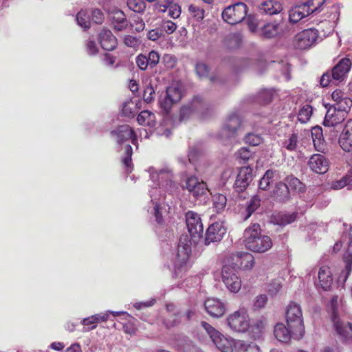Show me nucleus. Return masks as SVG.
Returning a JSON list of instances; mask_svg holds the SVG:
<instances>
[{
	"mask_svg": "<svg viewBox=\"0 0 352 352\" xmlns=\"http://www.w3.org/2000/svg\"><path fill=\"white\" fill-rule=\"evenodd\" d=\"M188 190L196 198L205 199L208 188L206 183L199 182L196 177H189L186 181Z\"/></svg>",
	"mask_w": 352,
	"mask_h": 352,
	"instance_id": "obj_16",
	"label": "nucleus"
},
{
	"mask_svg": "<svg viewBox=\"0 0 352 352\" xmlns=\"http://www.w3.org/2000/svg\"><path fill=\"white\" fill-rule=\"evenodd\" d=\"M108 317V313H100L84 318L81 321V324L84 325L82 331L84 332H86L95 329L97 327L98 323L107 321Z\"/></svg>",
	"mask_w": 352,
	"mask_h": 352,
	"instance_id": "obj_23",
	"label": "nucleus"
},
{
	"mask_svg": "<svg viewBox=\"0 0 352 352\" xmlns=\"http://www.w3.org/2000/svg\"><path fill=\"white\" fill-rule=\"evenodd\" d=\"M226 323L230 331L233 333L242 332V311L238 309L230 314L226 319Z\"/></svg>",
	"mask_w": 352,
	"mask_h": 352,
	"instance_id": "obj_25",
	"label": "nucleus"
},
{
	"mask_svg": "<svg viewBox=\"0 0 352 352\" xmlns=\"http://www.w3.org/2000/svg\"><path fill=\"white\" fill-rule=\"evenodd\" d=\"M296 213L285 214L279 212L273 216L272 221L275 224L284 226L294 222L296 219Z\"/></svg>",
	"mask_w": 352,
	"mask_h": 352,
	"instance_id": "obj_34",
	"label": "nucleus"
},
{
	"mask_svg": "<svg viewBox=\"0 0 352 352\" xmlns=\"http://www.w3.org/2000/svg\"><path fill=\"white\" fill-rule=\"evenodd\" d=\"M352 63L349 58H342L332 69L325 72L320 78L322 87H327L331 82L344 81L351 68Z\"/></svg>",
	"mask_w": 352,
	"mask_h": 352,
	"instance_id": "obj_4",
	"label": "nucleus"
},
{
	"mask_svg": "<svg viewBox=\"0 0 352 352\" xmlns=\"http://www.w3.org/2000/svg\"><path fill=\"white\" fill-rule=\"evenodd\" d=\"M188 10L197 21H201L204 18V10L198 6L190 5L188 8Z\"/></svg>",
	"mask_w": 352,
	"mask_h": 352,
	"instance_id": "obj_55",
	"label": "nucleus"
},
{
	"mask_svg": "<svg viewBox=\"0 0 352 352\" xmlns=\"http://www.w3.org/2000/svg\"><path fill=\"white\" fill-rule=\"evenodd\" d=\"M276 171L272 170H267L263 177L260 179L258 186L259 188L263 190L268 189L271 183L274 182V177Z\"/></svg>",
	"mask_w": 352,
	"mask_h": 352,
	"instance_id": "obj_40",
	"label": "nucleus"
},
{
	"mask_svg": "<svg viewBox=\"0 0 352 352\" xmlns=\"http://www.w3.org/2000/svg\"><path fill=\"white\" fill-rule=\"evenodd\" d=\"M318 38V32L309 28L298 32L294 37L293 45L296 49L307 50L314 46Z\"/></svg>",
	"mask_w": 352,
	"mask_h": 352,
	"instance_id": "obj_7",
	"label": "nucleus"
},
{
	"mask_svg": "<svg viewBox=\"0 0 352 352\" xmlns=\"http://www.w3.org/2000/svg\"><path fill=\"white\" fill-rule=\"evenodd\" d=\"M204 305L207 313L214 318L221 317L226 311L224 304L217 298H208Z\"/></svg>",
	"mask_w": 352,
	"mask_h": 352,
	"instance_id": "obj_17",
	"label": "nucleus"
},
{
	"mask_svg": "<svg viewBox=\"0 0 352 352\" xmlns=\"http://www.w3.org/2000/svg\"><path fill=\"white\" fill-rule=\"evenodd\" d=\"M309 15L308 8L301 3L291 8L289 12V19L291 23H296Z\"/></svg>",
	"mask_w": 352,
	"mask_h": 352,
	"instance_id": "obj_28",
	"label": "nucleus"
},
{
	"mask_svg": "<svg viewBox=\"0 0 352 352\" xmlns=\"http://www.w3.org/2000/svg\"><path fill=\"white\" fill-rule=\"evenodd\" d=\"M137 121L141 125L153 126L155 124V116L152 112L144 110L139 113Z\"/></svg>",
	"mask_w": 352,
	"mask_h": 352,
	"instance_id": "obj_35",
	"label": "nucleus"
},
{
	"mask_svg": "<svg viewBox=\"0 0 352 352\" xmlns=\"http://www.w3.org/2000/svg\"><path fill=\"white\" fill-rule=\"evenodd\" d=\"M209 71L208 66L203 62H199L195 65L196 74L200 78L208 77Z\"/></svg>",
	"mask_w": 352,
	"mask_h": 352,
	"instance_id": "obj_52",
	"label": "nucleus"
},
{
	"mask_svg": "<svg viewBox=\"0 0 352 352\" xmlns=\"http://www.w3.org/2000/svg\"><path fill=\"white\" fill-rule=\"evenodd\" d=\"M261 199L258 196H254L251 199L247 202L246 207V217L245 219L249 218L251 214L260 206Z\"/></svg>",
	"mask_w": 352,
	"mask_h": 352,
	"instance_id": "obj_45",
	"label": "nucleus"
},
{
	"mask_svg": "<svg viewBox=\"0 0 352 352\" xmlns=\"http://www.w3.org/2000/svg\"><path fill=\"white\" fill-rule=\"evenodd\" d=\"M312 107L309 104L304 105L299 111L298 120L301 123L307 122L312 115Z\"/></svg>",
	"mask_w": 352,
	"mask_h": 352,
	"instance_id": "obj_44",
	"label": "nucleus"
},
{
	"mask_svg": "<svg viewBox=\"0 0 352 352\" xmlns=\"http://www.w3.org/2000/svg\"><path fill=\"white\" fill-rule=\"evenodd\" d=\"M91 19L96 24H102L104 16L102 12L99 9H94L91 11Z\"/></svg>",
	"mask_w": 352,
	"mask_h": 352,
	"instance_id": "obj_61",
	"label": "nucleus"
},
{
	"mask_svg": "<svg viewBox=\"0 0 352 352\" xmlns=\"http://www.w3.org/2000/svg\"><path fill=\"white\" fill-rule=\"evenodd\" d=\"M347 187L349 190L352 189V178L350 176H344L340 180L335 181L332 183L331 187L333 189H341Z\"/></svg>",
	"mask_w": 352,
	"mask_h": 352,
	"instance_id": "obj_43",
	"label": "nucleus"
},
{
	"mask_svg": "<svg viewBox=\"0 0 352 352\" xmlns=\"http://www.w3.org/2000/svg\"><path fill=\"white\" fill-rule=\"evenodd\" d=\"M177 28V25L176 23L170 20L162 21L160 25V30L162 34H164V32L168 34H173L176 30Z\"/></svg>",
	"mask_w": 352,
	"mask_h": 352,
	"instance_id": "obj_51",
	"label": "nucleus"
},
{
	"mask_svg": "<svg viewBox=\"0 0 352 352\" xmlns=\"http://www.w3.org/2000/svg\"><path fill=\"white\" fill-rule=\"evenodd\" d=\"M339 144L344 151H352V120L347 122L339 139Z\"/></svg>",
	"mask_w": 352,
	"mask_h": 352,
	"instance_id": "obj_24",
	"label": "nucleus"
},
{
	"mask_svg": "<svg viewBox=\"0 0 352 352\" xmlns=\"http://www.w3.org/2000/svg\"><path fill=\"white\" fill-rule=\"evenodd\" d=\"M213 206L217 213L222 212L227 204V198L223 194L217 193L212 197Z\"/></svg>",
	"mask_w": 352,
	"mask_h": 352,
	"instance_id": "obj_39",
	"label": "nucleus"
},
{
	"mask_svg": "<svg viewBox=\"0 0 352 352\" xmlns=\"http://www.w3.org/2000/svg\"><path fill=\"white\" fill-rule=\"evenodd\" d=\"M242 5L241 2H237L229 6L222 12L223 19L229 24L234 25L242 21V17L239 11H236V8Z\"/></svg>",
	"mask_w": 352,
	"mask_h": 352,
	"instance_id": "obj_21",
	"label": "nucleus"
},
{
	"mask_svg": "<svg viewBox=\"0 0 352 352\" xmlns=\"http://www.w3.org/2000/svg\"><path fill=\"white\" fill-rule=\"evenodd\" d=\"M127 6L135 12H142L146 8L144 0H127Z\"/></svg>",
	"mask_w": 352,
	"mask_h": 352,
	"instance_id": "obj_49",
	"label": "nucleus"
},
{
	"mask_svg": "<svg viewBox=\"0 0 352 352\" xmlns=\"http://www.w3.org/2000/svg\"><path fill=\"white\" fill-rule=\"evenodd\" d=\"M332 106L336 108L337 111L344 113V116L346 117L347 113L352 106V100L349 98H344Z\"/></svg>",
	"mask_w": 352,
	"mask_h": 352,
	"instance_id": "obj_42",
	"label": "nucleus"
},
{
	"mask_svg": "<svg viewBox=\"0 0 352 352\" xmlns=\"http://www.w3.org/2000/svg\"><path fill=\"white\" fill-rule=\"evenodd\" d=\"M274 333L277 340L282 342H287L292 337L293 338L291 329L282 323L275 326Z\"/></svg>",
	"mask_w": 352,
	"mask_h": 352,
	"instance_id": "obj_32",
	"label": "nucleus"
},
{
	"mask_svg": "<svg viewBox=\"0 0 352 352\" xmlns=\"http://www.w3.org/2000/svg\"><path fill=\"white\" fill-rule=\"evenodd\" d=\"M109 15L113 28L116 31H122L127 28L128 21L122 11L113 9L109 12Z\"/></svg>",
	"mask_w": 352,
	"mask_h": 352,
	"instance_id": "obj_22",
	"label": "nucleus"
},
{
	"mask_svg": "<svg viewBox=\"0 0 352 352\" xmlns=\"http://www.w3.org/2000/svg\"><path fill=\"white\" fill-rule=\"evenodd\" d=\"M272 197L279 202L287 201L290 199V192L287 184L284 182L276 184L273 190Z\"/></svg>",
	"mask_w": 352,
	"mask_h": 352,
	"instance_id": "obj_27",
	"label": "nucleus"
},
{
	"mask_svg": "<svg viewBox=\"0 0 352 352\" xmlns=\"http://www.w3.org/2000/svg\"><path fill=\"white\" fill-rule=\"evenodd\" d=\"M131 155L132 147L127 144L125 146L124 156L122 157V162L126 168V170L129 172H131L132 168Z\"/></svg>",
	"mask_w": 352,
	"mask_h": 352,
	"instance_id": "obj_48",
	"label": "nucleus"
},
{
	"mask_svg": "<svg viewBox=\"0 0 352 352\" xmlns=\"http://www.w3.org/2000/svg\"><path fill=\"white\" fill-rule=\"evenodd\" d=\"M241 124V111L238 109L232 111L226 120L223 129L219 133V138L222 140L227 139L230 140L232 142V139L234 138L237 130L240 129Z\"/></svg>",
	"mask_w": 352,
	"mask_h": 352,
	"instance_id": "obj_6",
	"label": "nucleus"
},
{
	"mask_svg": "<svg viewBox=\"0 0 352 352\" xmlns=\"http://www.w3.org/2000/svg\"><path fill=\"white\" fill-rule=\"evenodd\" d=\"M98 40L101 47L107 51L114 50L117 46V39L112 32L107 29L103 28L98 34Z\"/></svg>",
	"mask_w": 352,
	"mask_h": 352,
	"instance_id": "obj_18",
	"label": "nucleus"
},
{
	"mask_svg": "<svg viewBox=\"0 0 352 352\" xmlns=\"http://www.w3.org/2000/svg\"><path fill=\"white\" fill-rule=\"evenodd\" d=\"M190 241L188 239V236H182L179 239L178 248H177V256L181 258V260L186 261L190 253L191 252Z\"/></svg>",
	"mask_w": 352,
	"mask_h": 352,
	"instance_id": "obj_31",
	"label": "nucleus"
},
{
	"mask_svg": "<svg viewBox=\"0 0 352 352\" xmlns=\"http://www.w3.org/2000/svg\"><path fill=\"white\" fill-rule=\"evenodd\" d=\"M264 328L262 321L257 320L255 321H243V334L248 335L250 338L256 340L261 336Z\"/></svg>",
	"mask_w": 352,
	"mask_h": 352,
	"instance_id": "obj_19",
	"label": "nucleus"
},
{
	"mask_svg": "<svg viewBox=\"0 0 352 352\" xmlns=\"http://www.w3.org/2000/svg\"><path fill=\"white\" fill-rule=\"evenodd\" d=\"M226 232V229L222 223L215 222L207 229L204 243L206 245L211 243L220 241Z\"/></svg>",
	"mask_w": 352,
	"mask_h": 352,
	"instance_id": "obj_12",
	"label": "nucleus"
},
{
	"mask_svg": "<svg viewBox=\"0 0 352 352\" xmlns=\"http://www.w3.org/2000/svg\"><path fill=\"white\" fill-rule=\"evenodd\" d=\"M242 260L241 254L236 256V262L228 261L223 266L221 270L222 280L227 288L233 293L238 292L241 287V268Z\"/></svg>",
	"mask_w": 352,
	"mask_h": 352,
	"instance_id": "obj_2",
	"label": "nucleus"
},
{
	"mask_svg": "<svg viewBox=\"0 0 352 352\" xmlns=\"http://www.w3.org/2000/svg\"><path fill=\"white\" fill-rule=\"evenodd\" d=\"M346 118L344 113L337 111L336 108L331 106L327 111L323 123L325 126H334L343 122Z\"/></svg>",
	"mask_w": 352,
	"mask_h": 352,
	"instance_id": "obj_20",
	"label": "nucleus"
},
{
	"mask_svg": "<svg viewBox=\"0 0 352 352\" xmlns=\"http://www.w3.org/2000/svg\"><path fill=\"white\" fill-rule=\"evenodd\" d=\"M298 135L293 132L285 137L282 142V147L289 151H295L298 148Z\"/></svg>",
	"mask_w": 352,
	"mask_h": 352,
	"instance_id": "obj_36",
	"label": "nucleus"
},
{
	"mask_svg": "<svg viewBox=\"0 0 352 352\" xmlns=\"http://www.w3.org/2000/svg\"><path fill=\"white\" fill-rule=\"evenodd\" d=\"M309 168L318 174H324L329 170V161L321 154H314L307 163Z\"/></svg>",
	"mask_w": 352,
	"mask_h": 352,
	"instance_id": "obj_14",
	"label": "nucleus"
},
{
	"mask_svg": "<svg viewBox=\"0 0 352 352\" xmlns=\"http://www.w3.org/2000/svg\"><path fill=\"white\" fill-rule=\"evenodd\" d=\"M320 287L324 290H329L333 283L332 273L328 266H322L318 274Z\"/></svg>",
	"mask_w": 352,
	"mask_h": 352,
	"instance_id": "obj_26",
	"label": "nucleus"
},
{
	"mask_svg": "<svg viewBox=\"0 0 352 352\" xmlns=\"http://www.w3.org/2000/svg\"><path fill=\"white\" fill-rule=\"evenodd\" d=\"M76 20L78 25L84 29H88L90 28V16L88 14L87 11L81 10L78 12L76 15Z\"/></svg>",
	"mask_w": 352,
	"mask_h": 352,
	"instance_id": "obj_41",
	"label": "nucleus"
},
{
	"mask_svg": "<svg viewBox=\"0 0 352 352\" xmlns=\"http://www.w3.org/2000/svg\"><path fill=\"white\" fill-rule=\"evenodd\" d=\"M173 1L174 0H163L162 2L157 1L155 4V8L160 12L164 13L167 10L169 6L174 4Z\"/></svg>",
	"mask_w": 352,
	"mask_h": 352,
	"instance_id": "obj_60",
	"label": "nucleus"
},
{
	"mask_svg": "<svg viewBox=\"0 0 352 352\" xmlns=\"http://www.w3.org/2000/svg\"><path fill=\"white\" fill-rule=\"evenodd\" d=\"M285 182L287 183L289 189L296 191V192H303L305 190V184L301 182L297 177L292 175L288 176L285 178Z\"/></svg>",
	"mask_w": 352,
	"mask_h": 352,
	"instance_id": "obj_38",
	"label": "nucleus"
},
{
	"mask_svg": "<svg viewBox=\"0 0 352 352\" xmlns=\"http://www.w3.org/2000/svg\"><path fill=\"white\" fill-rule=\"evenodd\" d=\"M151 179L155 184L156 187H162L168 191H172L175 184L172 181L173 175L169 169H161L159 171L154 168H150Z\"/></svg>",
	"mask_w": 352,
	"mask_h": 352,
	"instance_id": "obj_8",
	"label": "nucleus"
},
{
	"mask_svg": "<svg viewBox=\"0 0 352 352\" xmlns=\"http://www.w3.org/2000/svg\"><path fill=\"white\" fill-rule=\"evenodd\" d=\"M324 0H309L302 5L305 6L309 10V14L315 12H318L320 8L324 4Z\"/></svg>",
	"mask_w": 352,
	"mask_h": 352,
	"instance_id": "obj_50",
	"label": "nucleus"
},
{
	"mask_svg": "<svg viewBox=\"0 0 352 352\" xmlns=\"http://www.w3.org/2000/svg\"><path fill=\"white\" fill-rule=\"evenodd\" d=\"M261 136L254 133H248L245 138V143L251 146H257L261 144Z\"/></svg>",
	"mask_w": 352,
	"mask_h": 352,
	"instance_id": "obj_57",
	"label": "nucleus"
},
{
	"mask_svg": "<svg viewBox=\"0 0 352 352\" xmlns=\"http://www.w3.org/2000/svg\"><path fill=\"white\" fill-rule=\"evenodd\" d=\"M313 144L315 149L319 152L325 153V151L327 149V144L326 142L324 141V138L314 140Z\"/></svg>",
	"mask_w": 352,
	"mask_h": 352,
	"instance_id": "obj_62",
	"label": "nucleus"
},
{
	"mask_svg": "<svg viewBox=\"0 0 352 352\" xmlns=\"http://www.w3.org/2000/svg\"><path fill=\"white\" fill-rule=\"evenodd\" d=\"M333 323L342 341L352 345V323L344 322L339 317H334Z\"/></svg>",
	"mask_w": 352,
	"mask_h": 352,
	"instance_id": "obj_11",
	"label": "nucleus"
},
{
	"mask_svg": "<svg viewBox=\"0 0 352 352\" xmlns=\"http://www.w3.org/2000/svg\"><path fill=\"white\" fill-rule=\"evenodd\" d=\"M166 96L175 103L179 102L182 98L180 89L175 86H170L167 88Z\"/></svg>",
	"mask_w": 352,
	"mask_h": 352,
	"instance_id": "obj_47",
	"label": "nucleus"
},
{
	"mask_svg": "<svg viewBox=\"0 0 352 352\" xmlns=\"http://www.w3.org/2000/svg\"><path fill=\"white\" fill-rule=\"evenodd\" d=\"M243 238L245 247L254 252L264 253L272 247L271 238L261 234L258 223H254L246 228L243 232Z\"/></svg>",
	"mask_w": 352,
	"mask_h": 352,
	"instance_id": "obj_1",
	"label": "nucleus"
},
{
	"mask_svg": "<svg viewBox=\"0 0 352 352\" xmlns=\"http://www.w3.org/2000/svg\"><path fill=\"white\" fill-rule=\"evenodd\" d=\"M86 51L89 56H94L98 52V47L93 40H89L86 43Z\"/></svg>",
	"mask_w": 352,
	"mask_h": 352,
	"instance_id": "obj_64",
	"label": "nucleus"
},
{
	"mask_svg": "<svg viewBox=\"0 0 352 352\" xmlns=\"http://www.w3.org/2000/svg\"><path fill=\"white\" fill-rule=\"evenodd\" d=\"M184 320L182 311H177L169 316L166 320V325L168 327H171L180 324Z\"/></svg>",
	"mask_w": 352,
	"mask_h": 352,
	"instance_id": "obj_46",
	"label": "nucleus"
},
{
	"mask_svg": "<svg viewBox=\"0 0 352 352\" xmlns=\"http://www.w3.org/2000/svg\"><path fill=\"white\" fill-rule=\"evenodd\" d=\"M186 222L192 241L197 243L204 232L199 215L193 211H188L186 213Z\"/></svg>",
	"mask_w": 352,
	"mask_h": 352,
	"instance_id": "obj_9",
	"label": "nucleus"
},
{
	"mask_svg": "<svg viewBox=\"0 0 352 352\" xmlns=\"http://www.w3.org/2000/svg\"><path fill=\"white\" fill-rule=\"evenodd\" d=\"M245 16H243V22H245L249 29V31L255 34H258L260 29L258 26V19L255 15L248 14L247 11L245 10Z\"/></svg>",
	"mask_w": 352,
	"mask_h": 352,
	"instance_id": "obj_37",
	"label": "nucleus"
},
{
	"mask_svg": "<svg viewBox=\"0 0 352 352\" xmlns=\"http://www.w3.org/2000/svg\"><path fill=\"white\" fill-rule=\"evenodd\" d=\"M275 96L274 89H263L256 96H253L252 101L261 105L270 103Z\"/></svg>",
	"mask_w": 352,
	"mask_h": 352,
	"instance_id": "obj_29",
	"label": "nucleus"
},
{
	"mask_svg": "<svg viewBox=\"0 0 352 352\" xmlns=\"http://www.w3.org/2000/svg\"><path fill=\"white\" fill-rule=\"evenodd\" d=\"M284 34V30L280 23L276 22H270L265 24L260 29L258 34L263 38H274L280 37Z\"/></svg>",
	"mask_w": 352,
	"mask_h": 352,
	"instance_id": "obj_13",
	"label": "nucleus"
},
{
	"mask_svg": "<svg viewBox=\"0 0 352 352\" xmlns=\"http://www.w3.org/2000/svg\"><path fill=\"white\" fill-rule=\"evenodd\" d=\"M168 15L173 19H177L179 17L182 10L181 7L177 3H174L168 7Z\"/></svg>",
	"mask_w": 352,
	"mask_h": 352,
	"instance_id": "obj_63",
	"label": "nucleus"
},
{
	"mask_svg": "<svg viewBox=\"0 0 352 352\" xmlns=\"http://www.w3.org/2000/svg\"><path fill=\"white\" fill-rule=\"evenodd\" d=\"M209 111V105L200 97H195L189 104L182 107L179 118L180 120H185L194 114L204 118L208 116Z\"/></svg>",
	"mask_w": 352,
	"mask_h": 352,
	"instance_id": "obj_5",
	"label": "nucleus"
},
{
	"mask_svg": "<svg viewBox=\"0 0 352 352\" xmlns=\"http://www.w3.org/2000/svg\"><path fill=\"white\" fill-rule=\"evenodd\" d=\"M201 325L206 331V333L209 336L211 340H212L214 338H216L215 336L217 335H219V331L216 330L208 322L203 321L201 322Z\"/></svg>",
	"mask_w": 352,
	"mask_h": 352,
	"instance_id": "obj_59",
	"label": "nucleus"
},
{
	"mask_svg": "<svg viewBox=\"0 0 352 352\" xmlns=\"http://www.w3.org/2000/svg\"><path fill=\"white\" fill-rule=\"evenodd\" d=\"M259 10L266 14L274 15L282 11L283 6L280 2L266 0L260 4Z\"/></svg>",
	"mask_w": 352,
	"mask_h": 352,
	"instance_id": "obj_30",
	"label": "nucleus"
},
{
	"mask_svg": "<svg viewBox=\"0 0 352 352\" xmlns=\"http://www.w3.org/2000/svg\"><path fill=\"white\" fill-rule=\"evenodd\" d=\"M282 288V283L279 280H272L268 285V292L272 295H276Z\"/></svg>",
	"mask_w": 352,
	"mask_h": 352,
	"instance_id": "obj_56",
	"label": "nucleus"
},
{
	"mask_svg": "<svg viewBox=\"0 0 352 352\" xmlns=\"http://www.w3.org/2000/svg\"><path fill=\"white\" fill-rule=\"evenodd\" d=\"M212 341L215 344L217 348L221 352H233L232 344L223 334L220 332L217 335Z\"/></svg>",
	"mask_w": 352,
	"mask_h": 352,
	"instance_id": "obj_33",
	"label": "nucleus"
},
{
	"mask_svg": "<svg viewBox=\"0 0 352 352\" xmlns=\"http://www.w3.org/2000/svg\"><path fill=\"white\" fill-rule=\"evenodd\" d=\"M146 58L148 59L149 67L153 68L160 61V55L157 52L153 50L148 53V55L146 56Z\"/></svg>",
	"mask_w": 352,
	"mask_h": 352,
	"instance_id": "obj_58",
	"label": "nucleus"
},
{
	"mask_svg": "<svg viewBox=\"0 0 352 352\" xmlns=\"http://www.w3.org/2000/svg\"><path fill=\"white\" fill-rule=\"evenodd\" d=\"M245 151H247V150L243 148V153ZM245 158V156L243 155V184L251 180L253 176V168L251 167L250 165L246 164Z\"/></svg>",
	"mask_w": 352,
	"mask_h": 352,
	"instance_id": "obj_53",
	"label": "nucleus"
},
{
	"mask_svg": "<svg viewBox=\"0 0 352 352\" xmlns=\"http://www.w3.org/2000/svg\"><path fill=\"white\" fill-rule=\"evenodd\" d=\"M112 137H114L119 144H122L129 140H131L133 144L138 142L137 135L133 129L128 124L119 126L116 129L111 132Z\"/></svg>",
	"mask_w": 352,
	"mask_h": 352,
	"instance_id": "obj_10",
	"label": "nucleus"
},
{
	"mask_svg": "<svg viewBox=\"0 0 352 352\" xmlns=\"http://www.w3.org/2000/svg\"><path fill=\"white\" fill-rule=\"evenodd\" d=\"M349 244L346 252L344 255V269L339 276V280L343 283L346 282L352 270V226L349 229Z\"/></svg>",
	"mask_w": 352,
	"mask_h": 352,
	"instance_id": "obj_15",
	"label": "nucleus"
},
{
	"mask_svg": "<svg viewBox=\"0 0 352 352\" xmlns=\"http://www.w3.org/2000/svg\"><path fill=\"white\" fill-rule=\"evenodd\" d=\"M155 95V92L153 87L151 84L148 85L144 90V100L147 103L151 102L154 100Z\"/></svg>",
	"mask_w": 352,
	"mask_h": 352,
	"instance_id": "obj_54",
	"label": "nucleus"
},
{
	"mask_svg": "<svg viewBox=\"0 0 352 352\" xmlns=\"http://www.w3.org/2000/svg\"><path fill=\"white\" fill-rule=\"evenodd\" d=\"M287 327L291 329L293 338L301 339L305 334L302 312L300 306L295 302H290L286 310Z\"/></svg>",
	"mask_w": 352,
	"mask_h": 352,
	"instance_id": "obj_3",
	"label": "nucleus"
}]
</instances>
